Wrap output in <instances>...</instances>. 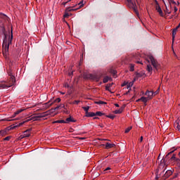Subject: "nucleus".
Returning a JSON list of instances; mask_svg holds the SVG:
<instances>
[{"label":"nucleus","instance_id":"1","mask_svg":"<svg viewBox=\"0 0 180 180\" xmlns=\"http://www.w3.org/2000/svg\"><path fill=\"white\" fill-rule=\"evenodd\" d=\"M12 39H13V32L11 30V39H8L6 38V34H4V39L3 40V55L4 57H6L8 56V53L9 51V44L12 43Z\"/></svg>","mask_w":180,"mask_h":180},{"label":"nucleus","instance_id":"2","mask_svg":"<svg viewBox=\"0 0 180 180\" xmlns=\"http://www.w3.org/2000/svg\"><path fill=\"white\" fill-rule=\"evenodd\" d=\"M8 75L10 76V81L8 83L3 82L0 83V89H7V88H11L13 85H15V75L12 74V72H8Z\"/></svg>","mask_w":180,"mask_h":180},{"label":"nucleus","instance_id":"3","mask_svg":"<svg viewBox=\"0 0 180 180\" xmlns=\"http://www.w3.org/2000/svg\"><path fill=\"white\" fill-rule=\"evenodd\" d=\"M127 5L129 7L130 9H133L134 12L139 15V11H137V5L136 4V1L134 0H127Z\"/></svg>","mask_w":180,"mask_h":180},{"label":"nucleus","instance_id":"4","mask_svg":"<svg viewBox=\"0 0 180 180\" xmlns=\"http://www.w3.org/2000/svg\"><path fill=\"white\" fill-rule=\"evenodd\" d=\"M149 60L151 62V64H152L153 67L155 68V70L156 71H158V70H160V65L158 63V62L157 61V60H155V58H154V56H150Z\"/></svg>","mask_w":180,"mask_h":180},{"label":"nucleus","instance_id":"5","mask_svg":"<svg viewBox=\"0 0 180 180\" xmlns=\"http://www.w3.org/2000/svg\"><path fill=\"white\" fill-rule=\"evenodd\" d=\"M87 78L89 79H92V81H96V82H98L99 79H101V76L98 75L89 74L87 75Z\"/></svg>","mask_w":180,"mask_h":180},{"label":"nucleus","instance_id":"6","mask_svg":"<svg viewBox=\"0 0 180 180\" xmlns=\"http://www.w3.org/2000/svg\"><path fill=\"white\" fill-rule=\"evenodd\" d=\"M103 147H105V150H109V148H113V147H116L115 143H112L110 142H106L105 144L101 145Z\"/></svg>","mask_w":180,"mask_h":180},{"label":"nucleus","instance_id":"7","mask_svg":"<svg viewBox=\"0 0 180 180\" xmlns=\"http://www.w3.org/2000/svg\"><path fill=\"white\" fill-rule=\"evenodd\" d=\"M176 154L175 153H174L173 155H172V158H170V160H172V161H174V162H176V164L179 167V168H180V158H176Z\"/></svg>","mask_w":180,"mask_h":180},{"label":"nucleus","instance_id":"8","mask_svg":"<svg viewBox=\"0 0 180 180\" xmlns=\"http://www.w3.org/2000/svg\"><path fill=\"white\" fill-rule=\"evenodd\" d=\"M46 116H47V114L46 112H43L39 115L34 116L33 119H34V120H39L41 117H46Z\"/></svg>","mask_w":180,"mask_h":180},{"label":"nucleus","instance_id":"9","mask_svg":"<svg viewBox=\"0 0 180 180\" xmlns=\"http://www.w3.org/2000/svg\"><path fill=\"white\" fill-rule=\"evenodd\" d=\"M124 108H126L125 105H122L120 109L115 110L113 113H115V115H120V113H122L124 110Z\"/></svg>","mask_w":180,"mask_h":180},{"label":"nucleus","instance_id":"10","mask_svg":"<svg viewBox=\"0 0 180 180\" xmlns=\"http://www.w3.org/2000/svg\"><path fill=\"white\" fill-rule=\"evenodd\" d=\"M145 95L148 96V99L150 101V99H153V96H154V92L153 91H146L145 93Z\"/></svg>","mask_w":180,"mask_h":180},{"label":"nucleus","instance_id":"11","mask_svg":"<svg viewBox=\"0 0 180 180\" xmlns=\"http://www.w3.org/2000/svg\"><path fill=\"white\" fill-rule=\"evenodd\" d=\"M156 11H158V12L159 15H160V16H164L162 10L161 9V7L160 6V4H158V3H157V4H156Z\"/></svg>","mask_w":180,"mask_h":180},{"label":"nucleus","instance_id":"12","mask_svg":"<svg viewBox=\"0 0 180 180\" xmlns=\"http://www.w3.org/2000/svg\"><path fill=\"white\" fill-rule=\"evenodd\" d=\"M30 131H32V129H27L25 131H24V134L22 135V139L25 137H30Z\"/></svg>","mask_w":180,"mask_h":180},{"label":"nucleus","instance_id":"13","mask_svg":"<svg viewBox=\"0 0 180 180\" xmlns=\"http://www.w3.org/2000/svg\"><path fill=\"white\" fill-rule=\"evenodd\" d=\"M173 153L174 150H172L168 154H167L166 156L162 159L163 162H165V161H168V160H169V155H171Z\"/></svg>","mask_w":180,"mask_h":180},{"label":"nucleus","instance_id":"14","mask_svg":"<svg viewBox=\"0 0 180 180\" xmlns=\"http://www.w3.org/2000/svg\"><path fill=\"white\" fill-rule=\"evenodd\" d=\"M27 122H30V119H28L25 121H23L22 122L19 123L18 125L14 126L13 129H16V127H20V126H22V124H25V123H27Z\"/></svg>","mask_w":180,"mask_h":180},{"label":"nucleus","instance_id":"15","mask_svg":"<svg viewBox=\"0 0 180 180\" xmlns=\"http://www.w3.org/2000/svg\"><path fill=\"white\" fill-rule=\"evenodd\" d=\"M65 122H66V123H70V122L75 123V122H77V120H74V118H72V117H70L66 119Z\"/></svg>","mask_w":180,"mask_h":180},{"label":"nucleus","instance_id":"16","mask_svg":"<svg viewBox=\"0 0 180 180\" xmlns=\"http://www.w3.org/2000/svg\"><path fill=\"white\" fill-rule=\"evenodd\" d=\"M111 80H112V78L106 76L105 77L103 78V82L104 84H106V82H108V81H111Z\"/></svg>","mask_w":180,"mask_h":180},{"label":"nucleus","instance_id":"17","mask_svg":"<svg viewBox=\"0 0 180 180\" xmlns=\"http://www.w3.org/2000/svg\"><path fill=\"white\" fill-rule=\"evenodd\" d=\"M113 85V83H110L109 84H107L105 86V90L106 91H109V92H110V88H112V86Z\"/></svg>","mask_w":180,"mask_h":180},{"label":"nucleus","instance_id":"18","mask_svg":"<svg viewBox=\"0 0 180 180\" xmlns=\"http://www.w3.org/2000/svg\"><path fill=\"white\" fill-rule=\"evenodd\" d=\"M23 109H20L18 110H17L12 116V117H15V116H16V115H19V113H22V112H23Z\"/></svg>","mask_w":180,"mask_h":180},{"label":"nucleus","instance_id":"19","mask_svg":"<svg viewBox=\"0 0 180 180\" xmlns=\"http://www.w3.org/2000/svg\"><path fill=\"white\" fill-rule=\"evenodd\" d=\"M140 100L141 102H143V103H147V101H149L147 97L142 96Z\"/></svg>","mask_w":180,"mask_h":180},{"label":"nucleus","instance_id":"20","mask_svg":"<svg viewBox=\"0 0 180 180\" xmlns=\"http://www.w3.org/2000/svg\"><path fill=\"white\" fill-rule=\"evenodd\" d=\"M56 102L57 103H60V102H61V98H58L55 99L54 101L49 105V106H51V105H53V103H56Z\"/></svg>","mask_w":180,"mask_h":180},{"label":"nucleus","instance_id":"21","mask_svg":"<svg viewBox=\"0 0 180 180\" xmlns=\"http://www.w3.org/2000/svg\"><path fill=\"white\" fill-rule=\"evenodd\" d=\"M95 116V112H89L86 114V117H94Z\"/></svg>","mask_w":180,"mask_h":180},{"label":"nucleus","instance_id":"22","mask_svg":"<svg viewBox=\"0 0 180 180\" xmlns=\"http://www.w3.org/2000/svg\"><path fill=\"white\" fill-rule=\"evenodd\" d=\"M146 70L149 72H153V67L151 66V65H148Z\"/></svg>","mask_w":180,"mask_h":180},{"label":"nucleus","instance_id":"23","mask_svg":"<svg viewBox=\"0 0 180 180\" xmlns=\"http://www.w3.org/2000/svg\"><path fill=\"white\" fill-rule=\"evenodd\" d=\"M96 105H106V102L99 101L95 102Z\"/></svg>","mask_w":180,"mask_h":180},{"label":"nucleus","instance_id":"24","mask_svg":"<svg viewBox=\"0 0 180 180\" xmlns=\"http://www.w3.org/2000/svg\"><path fill=\"white\" fill-rule=\"evenodd\" d=\"M141 77H144V73L143 72L136 73V78H141Z\"/></svg>","mask_w":180,"mask_h":180},{"label":"nucleus","instance_id":"25","mask_svg":"<svg viewBox=\"0 0 180 180\" xmlns=\"http://www.w3.org/2000/svg\"><path fill=\"white\" fill-rule=\"evenodd\" d=\"M81 102L79 100L74 101L73 102H70V105H78Z\"/></svg>","mask_w":180,"mask_h":180},{"label":"nucleus","instance_id":"26","mask_svg":"<svg viewBox=\"0 0 180 180\" xmlns=\"http://www.w3.org/2000/svg\"><path fill=\"white\" fill-rule=\"evenodd\" d=\"M176 29H174L172 31V39H175V36L176 35Z\"/></svg>","mask_w":180,"mask_h":180},{"label":"nucleus","instance_id":"27","mask_svg":"<svg viewBox=\"0 0 180 180\" xmlns=\"http://www.w3.org/2000/svg\"><path fill=\"white\" fill-rule=\"evenodd\" d=\"M103 115H105V113H103L101 111H98L95 113V116H103Z\"/></svg>","mask_w":180,"mask_h":180},{"label":"nucleus","instance_id":"28","mask_svg":"<svg viewBox=\"0 0 180 180\" xmlns=\"http://www.w3.org/2000/svg\"><path fill=\"white\" fill-rule=\"evenodd\" d=\"M174 127H176V129H177L179 130V131H180V124L179 122H176L174 124Z\"/></svg>","mask_w":180,"mask_h":180},{"label":"nucleus","instance_id":"29","mask_svg":"<svg viewBox=\"0 0 180 180\" xmlns=\"http://www.w3.org/2000/svg\"><path fill=\"white\" fill-rule=\"evenodd\" d=\"M82 109L86 112V115L89 112H88V110H89V106L82 107Z\"/></svg>","mask_w":180,"mask_h":180},{"label":"nucleus","instance_id":"30","mask_svg":"<svg viewBox=\"0 0 180 180\" xmlns=\"http://www.w3.org/2000/svg\"><path fill=\"white\" fill-rule=\"evenodd\" d=\"M134 82H129L127 86V89H129L130 88H131V86H133V84H134Z\"/></svg>","mask_w":180,"mask_h":180},{"label":"nucleus","instance_id":"31","mask_svg":"<svg viewBox=\"0 0 180 180\" xmlns=\"http://www.w3.org/2000/svg\"><path fill=\"white\" fill-rule=\"evenodd\" d=\"M129 70L131 72L134 71V64H129Z\"/></svg>","mask_w":180,"mask_h":180},{"label":"nucleus","instance_id":"32","mask_svg":"<svg viewBox=\"0 0 180 180\" xmlns=\"http://www.w3.org/2000/svg\"><path fill=\"white\" fill-rule=\"evenodd\" d=\"M169 4H170V8H172V6H171V4H173V5H176V2L174 0H169Z\"/></svg>","mask_w":180,"mask_h":180},{"label":"nucleus","instance_id":"33","mask_svg":"<svg viewBox=\"0 0 180 180\" xmlns=\"http://www.w3.org/2000/svg\"><path fill=\"white\" fill-rule=\"evenodd\" d=\"M53 123H67V122H65L63 120H56V121L53 122Z\"/></svg>","mask_w":180,"mask_h":180},{"label":"nucleus","instance_id":"34","mask_svg":"<svg viewBox=\"0 0 180 180\" xmlns=\"http://www.w3.org/2000/svg\"><path fill=\"white\" fill-rule=\"evenodd\" d=\"M0 134L1 136H6V130H1V131H0Z\"/></svg>","mask_w":180,"mask_h":180},{"label":"nucleus","instance_id":"35","mask_svg":"<svg viewBox=\"0 0 180 180\" xmlns=\"http://www.w3.org/2000/svg\"><path fill=\"white\" fill-rule=\"evenodd\" d=\"M112 169L110 167H107L103 170V174H106L108 171H110Z\"/></svg>","mask_w":180,"mask_h":180},{"label":"nucleus","instance_id":"36","mask_svg":"<svg viewBox=\"0 0 180 180\" xmlns=\"http://www.w3.org/2000/svg\"><path fill=\"white\" fill-rule=\"evenodd\" d=\"M158 94H160V88H158L157 89V91H155V92H153V95L154 96H155V95H158Z\"/></svg>","mask_w":180,"mask_h":180},{"label":"nucleus","instance_id":"37","mask_svg":"<svg viewBox=\"0 0 180 180\" xmlns=\"http://www.w3.org/2000/svg\"><path fill=\"white\" fill-rule=\"evenodd\" d=\"M78 5H79V8H82L84 6V0L81 1Z\"/></svg>","mask_w":180,"mask_h":180},{"label":"nucleus","instance_id":"38","mask_svg":"<svg viewBox=\"0 0 180 180\" xmlns=\"http://www.w3.org/2000/svg\"><path fill=\"white\" fill-rule=\"evenodd\" d=\"M163 3L165 4V6H166L167 13H168V15L171 14V11H168V8H167V4H165V1H163Z\"/></svg>","mask_w":180,"mask_h":180},{"label":"nucleus","instance_id":"39","mask_svg":"<svg viewBox=\"0 0 180 180\" xmlns=\"http://www.w3.org/2000/svg\"><path fill=\"white\" fill-rule=\"evenodd\" d=\"M107 117H109V119H115V116L113 115H107Z\"/></svg>","mask_w":180,"mask_h":180},{"label":"nucleus","instance_id":"40","mask_svg":"<svg viewBox=\"0 0 180 180\" xmlns=\"http://www.w3.org/2000/svg\"><path fill=\"white\" fill-rule=\"evenodd\" d=\"M56 108H51L50 110H49V112H51V113H54V112H56Z\"/></svg>","mask_w":180,"mask_h":180},{"label":"nucleus","instance_id":"41","mask_svg":"<svg viewBox=\"0 0 180 180\" xmlns=\"http://www.w3.org/2000/svg\"><path fill=\"white\" fill-rule=\"evenodd\" d=\"M4 140H5L6 141H9V140H11V136H6V137L4 139Z\"/></svg>","mask_w":180,"mask_h":180},{"label":"nucleus","instance_id":"42","mask_svg":"<svg viewBox=\"0 0 180 180\" xmlns=\"http://www.w3.org/2000/svg\"><path fill=\"white\" fill-rule=\"evenodd\" d=\"M130 130H131V127H129L125 130V133H129V131H130Z\"/></svg>","mask_w":180,"mask_h":180},{"label":"nucleus","instance_id":"43","mask_svg":"<svg viewBox=\"0 0 180 180\" xmlns=\"http://www.w3.org/2000/svg\"><path fill=\"white\" fill-rule=\"evenodd\" d=\"M178 175H179V174L175 173L174 176H173V179H175V178H178Z\"/></svg>","mask_w":180,"mask_h":180},{"label":"nucleus","instance_id":"44","mask_svg":"<svg viewBox=\"0 0 180 180\" xmlns=\"http://www.w3.org/2000/svg\"><path fill=\"white\" fill-rule=\"evenodd\" d=\"M174 13H176V12H178V8H176V6H174Z\"/></svg>","mask_w":180,"mask_h":180},{"label":"nucleus","instance_id":"45","mask_svg":"<svg viewBox=\"0 0 180 180\" xmlns=\"http://www.w3.org/2000/svg\"><path fill=\"white\" fill-rule=\"evenodd\" d=\"M70 16V14L66 13L65 15H64V18H68Z\"/></svg>","mask_w":180,"mask_h":180},{"label":"nucleus","instance_id":"46","mask_svg":"<svg viewBox=\"0 0 180 180\" xmlns=\"http://www.w3.org/2000/svg\"><path fill=\"white\" fill-rule=\"evenodd\" d=\"M160 179V176H158V172H156L155 179Z\"/></svg>","mask_w":180,"mask_h":180},{"label":"nucleus","instance_id":"47","mask_svg":"<svg viewBox=\"0 0 180 180\" xmlns=\"http://www.w3.org/2000/svg\"><path fill=\"white\" fill-rule=\"evenodd\" d=\"M176 150V149H175V148H172L170 149V151H174V153Z\"/></svg>","mask_w":180,"mask_h":180},{"label":"nucleus","instance_id":"48","mask_svg":"<svg viewBox=\"0 0 180 180\" xmlns=\"http://www.w3.org/2000/svg\"><path fill=\"white\" fill-rule=\"evenodd\" d=\"M60 105H57V106L55 108V109L57 110L60 109Z\"/></svg>","mask_w":180,"mask_h":180},{"label":"nucleus","instance_id":"49","mask_svg":"<svg viewBox=\"0 0 180 180\" xmlns=\"http://www.w3.org/2000/svg\"><path fill=\"white\" fill-rule=\"evenodd\" d=\"M60 108H63L64 109H65V105L64 104H61Z\"/></svg>","mask_w":180,"mask_h":180},{"label":"nucleus","instance_id":"50","mask_svg":"<svg viewBox=\"0 0 180 180\" xmlns=\"http://www.w3.org/2000/svg\"><path fill=\"white\" fill-rule=\"evenodd\" d=\"M71 1H72V0H69V1H66V2H65V3H63V5H65L66 4H68V2H71Z\"/></svg>","mask_w":180,"mask_h":180},{"label":"nucleus","instance_id":"51","mask_svg":"<svg viewBox=\"0 0 180 180\" xmlns=\"http://www.w3.org/2000/svg\"><path fill=\"white\" fill-rule=\"evenodd\" d=\"M112 73L113 74V75H116L117 72L115 71V70H113V71L112 72Z\"/></svg>","mask_w":180,"mask_h":180},{"label":"nucleus","instance_id":"52","mask_svg":"<svg viewBox=\"0 0 180 180\" xmlns=\"http://www.w3.org/2000/svg\"><path fill=\"white\" fill-rule=\"evenodd\" d=\"M179 27H180V25L179 24V25L176 28H174V29H176V30H178L179 29Z\"/></svg>","mask_w":180,"mask_h":180},{"label":"nucleus","instance_id":"53","mask_svg":"<svg viewBox=\"0 0 180 180\" xmlns=\"http://www.w3.org/2000/svg\"><path fill=\"white\" fill-rule=\"evenodd\" d=\"M141 141H143V136H141L140 138V143H141Z\"/></svg>","mask_w":180,"mask_h":180},{"label":"nucleus","instance_id":"54","mask_svg":"<svg viewBox=\"0 0 180 180\" xmlns=\"http://www.w3.org/2000/svg\"><path fill=\"white\" fill-rule=\"evenodd\" d=\"M115 106H116V108H119V104L115 103Z\"/></svg>","mask_w":180,"mask_h":180},{"label":"nucleus","instance_id":"55","mask_svg":"<svg viewBox=\"0 0 180 180\" xmlns=\"http://www.w3.org/2000/svg\"><path fill=\"white\" fill-rule=\"evenodd\" d=\"M67 11H74V9L67 8Z\"/></svg>","mask_w":180,"mask_h":180},{"label":"nucleus","instance_id":"56","mask_svg":"<svg viewBox=\"0 0 180 180\" xmlns=\"http://www.w3.org/2000/svg\"><path fill=\"white\" fill-rule=\"evenodd\" d=\"M2 31H3V33H5V28L4 27L2 28Z\"/></svg>","mask_w":180,"mask_h":180},{"label":"nucleus","instance_id":"57","mask_svg":"<svg viewBox=\"0 0 180 180\" xmlns=\"http://www.w3.org/2000/svg\"><path fill=\"white\" fill-rule=\"evenodd\" d=\"M65 87H66V88H70V85L66 84V85H65Z\"/></svg>","mask_w":180,"mask_h":180},{"label":"nucleus","instance_id":"58","mask_svg":"<svg viewBox=\"0 0 180 180\" xmlns=\"http://www.w3.org/2000/svg\"><path fill=\"white\" fill-rule=\"evenodd\" d=\"M126 85V83H124L122 84V86H124Z\"/></svg>","mask_w":180,"mask_h":180},{"label":"nucleus","instance_id":"59","mask_svg":"<svg viewBox=\"0 0 180 180\" xmlns=\"http://www.w3.org/2000/svg\"><path fill=\"white\" fill-rule=\"evenodd\" d=\"M140 101H141V100H140V98H139V99L136 100V102H140Z\"/></svg>","mask_w":180,"mask_h":180},{"label":"nucleus","instance_id":"60","mask_svg":"<svg viewBox=\"0 0 180 180\" xmlns=\"http://www.w3.org/2000/svg\"><path fill=\"white\" fill-rule=\"evenodd\" d=\"M103 140H104V141H109V140L108 139H103Z\"/></svg>","mask_w":180,"mask_h":180},{"label":"nucleus","instance_id":"61","mask_svg":"<svg viewBox=\"0 0 180 180\" xmlns=\"http://www.w3.org/2000/svg\"><path fill=\"white\" fill-rule=\"evenodd\" d=\"M11 120H7L8 122H11Z\"/></svg>","mask_w":180,"mask_h":180},{"label":"nucleus","instance_id":"62","mask_svg":"<svg viewBox=\"0 0 180 180\" xmlns=\"http://www.w3.org/2000/svg\"><path fill=\"white\" fill-rule=\"evenodd\" d=\"M94 119H99L98 117H94Z\"/></svg>","mask_w":180,"mask_h":180},{"label":"nucleus","instance_id":"63","mask_svg":"<svg viewBox=\"0 0 180 180\" xmlns=\"http://www.w3.org/2000/svg\"><path fill=\"white\" fill-rule=\"evenodd\" d=\"M174 16H175V15H176V13H175V11H174Z\"/></svg>","mask_w":180,"mask_h":180},{"label":"nucleus","instance_id":"64","mask_svg":"<svg viewBox=\"0 0 180 180\" xmlns=\"http://www.w3.org/2000/svg\"><path fill=\"white\" fill-rule=\"evenodd\" d=\"M177 5H179V2L177 3Z\"/></svg>","mask_w":180,"mask_h":180}]
</instances>
